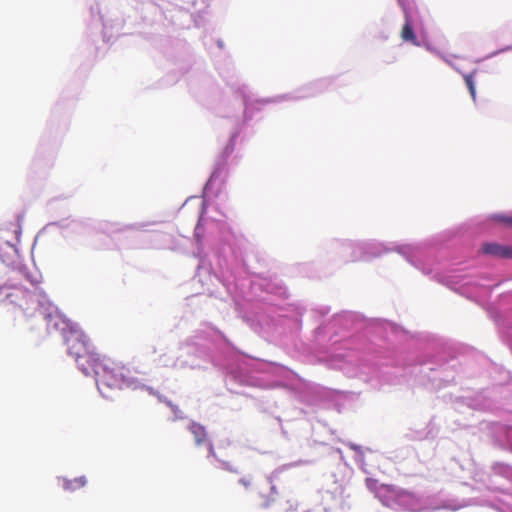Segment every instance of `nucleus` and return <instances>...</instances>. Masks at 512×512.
I'll return each mask as SVG.
<instances>
[{"label":"nucleus","instance_id":"nucleus-3","mask_svg":"<svg viewBox=\"0 0 512 512\" xmlns=\"http://www.w3.org/2000/svg\"><path fill=\"white\" fill-rule=\"evenodd\" d=\"M7 298L12 304H15L23 311L30 309V303L33 301L34 295L22 288H14L7 294Z\"/></svg>","mask_w":512,"mask_h":512},{"label":"nucleus","instance_id":"nucleus-5","mask_svg":"<svg viewBox=\"0 0 512 512\" xmlns=\"http://www.w3.org/2000/svg\"><path fill=\"white\" fill-rule=\"evenodd\" d=\"M189 431L194 436V440L197 445H201L207 440V433L205 428L198 424V423H192L189 426Z\"/></svg>","mask_w":512,"mask_h":512},{"label":"nucleus","instance_id":"nucleus-4","mask_svg":"<svg viewBox=\"0 0 512 512\" xmlns=\"http://www.w3.org/2000/svg\"><path fill=\"white\" fill-rule=\"evenodd\" d=\"M481 252L499 258H512V248L509 246H502L497 243L483 244Z\"/></svg>","mask_w":512,"mask_h":512},{"label":"nucleus","instance_id":"nucleus-10","mask_svg":"<svg viewBox=\"0 0 512 512\" xmlns=\"http://www.w3.org/2000/svg\"><path fill=\"white\" fill-rule=\"evenodd\" d=\"M275 501V498H269V499H266L263 503H262V507L263 508H268L271 503H273Z\"/></svg>","mask_w":512,"mask_h":512},{"label":"nucleus","instance_id":"nucleus-8","mask_svg":"<svg viewBox=\"0 0 512 512\" xmlns=\"http://www.w3.org/2000/svg\"><path fill=\"white\" fill-rule=\"evenodd\" d=\"M492 218H493V220H495L498 223L504 224L508 227H512V216H504L501 214H496Z\"/></svg>","mask_w":512,"mask_h":512},{"label":"nucleus","instance_id":"nucleus-6","mask_svg":"<svg viewBox=\"0 0 512 512\" xmlns=\"http://www.w3.org/2000/svg\"><path fill=\"white\" fill-rule=\"evenodd\" d=\"M87 481L84 476L74 478L73 480H66L64 482V489L65 490H75L82 488L86 485Z\"/></svg>","mask_w":512,"mask_h":512},{"label":"nucleus","instance_id":"nucleus-9","mask_svg":"<svg viewBox=\"0 0 512 512\" xmlns=\"http://www.w3.org/2000/svg\"><path fill=\"white\" fill-rule=\"evenodd\" d=\"M380 490L388 492V493H395V488L391 485L382 484L380 487Z\"/></svg>","mask_w":512,"mask_h":512},{"label":"nucleus","instance_id":"nucleus-12","mask_svg":"<svg viewBox=\"0 0 512 512\" xmlns=\"http://www.w3.org/2000/svg\"><path fill=\"white\" fill-rule=\"evenodd\" d=\"M367 485L370 489H372L376 485V481L372 479H367Z\"/></svg>","mask_w":512,"mask_h":512},{"label":"nucleus","instance_id":"nucleus-7","mask_svg":"<svg viewBox=\"0 0 512 512\" xmlns=\"http://www.w3.org/2000/svg\"><path fill=\"white\" fill-rule=\"evenodd\" d=\"M464 81L466 83V86L469 90V93H470L472 99L475 100L476 99V89H475L473 73L464 75Z\"/></svg>","mask_w":512,"mask_h":512},{"label":"nucleus","instance_id":"nucleus-13","mask_svg":"<svg viewBox=\"0 0 512 512\" xmlns=\"http://www.w3.org/2000/svg\"><path fill=\"white\" fill-rule=\"evenodd\" d=\"M240 483L243 484L246 487L250 485V481L249 480H245V479H240Z\"/></svg>","mask_w":512,"mask_h":512},{"label":"nucleus","instance_id":"nucleus-11","mask_svg":"<svg viewBox=\"0 0 512 512\" xmlns=\"http://www.w3.org/2000/svg\"><path fill=\"white\" fill-rule=\"evenodd\" d=\"M348 447L354 451H357V452H360L361 451V447L359 445H356V444H353V443H349L348 444Z\"/></svg>","mask_w":512,"mask_h":512},{"label":"nucleus","instance_id":"nucleus-1","mask_svg":"<svg viewBox=\"0 0 512 512\" xmlns=\"http://www.w3.org/2000/svg\"><path fill=\"white\" fill-rule=\"evenodd\" d=\"M46 321L49 329L62 334L68 353L75 358L80 370L85 375L92 373L95 375L98 389L102 393L105 389H116L133 384L127 376L129 369L99 354L76 323L59 312L48 314Z\"/></svg>","mask_w":512,"mask_h":512},{"label":"nucleus","instance_id":"nucleus-14","mask_svg":"<svg viewBox=\"0 0 512 512\" xmlns=\"http://www.w3.org/2000/svg\"><path fill=\"white\" fill-rule=\"evenodd\" d=\"M209 452H210V454H211L212 456H214V455H215V452H214V449H213V446H212V445H210V447H209Z\"/></svg>","mask_w":512,"mask_h":512},{"label":"nucleus","instance_id":"nucleus-2","mask_svg":"<svg viewBox=\"0 0 512 512\" xmlns=\"http://www.w3.org/2000/svg\"><path fill=\"white\" fill-rule=\"evenodd\" d=\"M399 3L403 8L405 18V23L401 30V38L405 42H411L414 45H419V42L412 27V13L410 12L409 8L407 7L403 0H399Z\"/></svg>","mask_w":512,"mask_h":512}]
</instances>
